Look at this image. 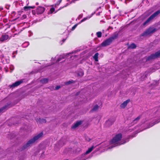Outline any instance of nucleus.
Instances as JSON below:
<instances>
[{
	"label": "nucleus",
	"mask_w": 160,
	"mask_h": 160,
	"mask_svg": "<svg viewBox=\"0 0 160 160\" xmlns=\"http://www.w3.org/2000/svg\"><path fill=\"white\" fill-rule=\"evenodd\" d=\"M12 57L13 58H15V55H14H14H13V54H12Z\"/></svg>",
	"instance_id": "obj_41"
},
{
	"label": "nucleus",
	"mask_w": 160,
	"mask_h": 160,
	"mask_svg": "<svg viewBox=\"0 0 160 160\" xmlns=\"http://www.w3.org/2000/svg\"><path fill=\"white\" fill-rule=\"evenodd\" d=\"M141 116H139L136 118L133 121L132 123L134 124L136 123L141 118Z\"/></svg>",
	"instance_id": "obj_21"
},
{
	"label": "nucleus",
	"mask_w": 160,
	"mask_h": 160,
	"mask_svg": "<svg viewBox=\"0 0 160 160\" xmlns=\"http://www.w3.org/2000/svg\"><path fill=\"white\" fill-rule=\"evenodd\" d=\"M5 70L6 72H7L8 71V69L7 68H5Z\"/></svg>",
	"instance_id": "obj_39"
},
{
	"label": "nucleus",
	"mask_w": 160,
	"mask_h": 160,
	"mask_svg": "<svg viewBox=\"0 0 160 160\" xmlns=\"http://www.w3.org/2000/svg\"><path fill=\"white\" fill-rule=\"evenodd\" d=\"M55 11V9L53 8H52L50 9V13H52Z\"/></svg>",
	"instance_id": "obj_32"
},
{
	"label": "nucleus",
	"mask_w": 160,
	"mask_h": 160,
	"mask_svg": "<svg viewBox=\"0 0 160 160\" xmlns=\"http://www.w3.org/2000/svg\"><path fill=\"white\" fill-rule=\"evenodd\" d=\"M66 56L65 55H62L59 56L57 60L56 61H55L56 57H55L54 58H51V61H52V64H52L54 63L55 62H59L60 61L64 59Z\"/></svg>",
	"instance_id": "obj_8"
},
{
	"label": "nucleus",
	"mask_w": 160,
	"mask_h": 160,
	"mask_svg": "<svg viewBox=\"0 0 160 160\" xmlns=\"http://www.w3.org/2000/svg\"><path fill=\"white\" fill-rule=\"evenodd\" d=\"M65 40H66L65 39H63V40H62L63 42H64L65 41Z\"/></svg>",
	"instance_id": "obj_44"
},
{
	"label": "nucleus",
	"mask_w": 160,
	"mask_h": 160,
	"mask_svg": "<svg viewBox=\"0 0 160 160\" xmlns=\"http://www.w3.org/2000/svg\"><path fill=\"white\" fill-rule=\"evenodd\" d=\"M61 0H60L58 1L57 2V3L55 4V6L58 5L60 4V3H61Z\"/></svg>",
	"instance_id": "obj_35"
},
{
	"label": "nucleus",
	"mask_w": 160,
	"mask_h": 160,
	"mask_svg": "<svg viewBox=\"0 0 160 160\" xmlns=\"http://www.w3.org/2000/svg\"><path fill=\"white\" fill-rule=\"evenodd\" d=\"M71 53H70L68 54V55H71Z\"/></svg>",
	"instance_id": "obj_45"
},
{
	"label": "nucleus",
	"mask_w": 160,
	"mask_h": 160,
	"mask_svg": "<svg viewBox=\"0 0 160 160\" xmlns=\"http://www.w3.org/2000/svg\"><path fill=\"white\" fill-rule=\"evenodd\" d=\"M48 79L46 78H43L41 79L40 81V82L43 84H46L48 82Z\"/></svg>",
	"instance_id": "obj_17"
},
{
	"label": "nucleus",
	"mask_w": 160,
	"mask_h": 160,
	"mask_svg": "<svg viewBox=\"0 0 160 160\" xmlns=\"http://www.w3.org/2000/svg\"><path fill=\"white\" fill-rule=\"evenodd\" d=\"M118 34H114L113 36L102 42L101 44V46L102 47H105L109 45L114 39H116L118 38Z\"/></svg>",
	"instance_id": "obj_3"
},
{
	"label": "nucleus",
	"mask_w": 160,
	"mask_h": 160,
	"mask_svg": "<svg viewBox=\"0 0 160 160\" xmlns=\"http://www.w3.org/2000/svg\"><path fill=\"white\" fill-rule=\"evenodd\" d=\"M77 52V51H74V52H72V53H76V52Z\"/></svg>",
	"instance_id": "obj_42"
},
{
	"label": "nucleus",
	"mask_w": 160,
	"mask_h": 160,
	"mask_svg": "<svg viewBox=\"0 0 160 160\" xmlns=\"http://www.w3.org/2000/svg\"><path fill=\"white\" fill-rule=\"evenodd\" d=\"M60 88V87L59 86H56V87H55V90H58V89L59 88Z\"/></svg>",
	"instance_id": "obj_36"
},
{
	"label": "nucleus",
	"mask_w": 160,
	"mask_h": 160,
	"mask_svg": "<svg viewBox=\"0 0 160 160\" xmlns=\"http://www.w3.org/2000/svg\"><path fill=\"white\" fill-rule=\"evenodd\" d=\"M8 35L7 34H4L0 36V41L1 42H3L7 40L8 38Z\"/></svg>",
	"instance_id": "obj_12"
},
{
	"label": "nucleus",
	"mask_w": 160,
	"mask_h": 160,
	"mask_svg": "<svg viewBox=\"0 0 160 160\" xmlns=\"http://www.w3.org/2000/svg\"><path fill=\"white\" fill-rule=\"evenodd\" d=\"M160 122V120H159V121H158V122H154V124H152H152H150L149 125V126L148 127V128H149L151 127H152V126L153 125H154V124H156V123H158L159 122Z\"/></svg>",
	"instance_id": "obj_30"
},
{
	"label": "nucleus",
	"mask_w": 160,
	"mask_h": 160,
	"mask_svg": "<svg viewBox=\"0 0 160 160\" xmlns=\"http://www.w3.org/2000/svg\"><path fill=\"white\" fill-rule=\"evenodd\" d=\"M26 2H27V5H28L29 3V1L28 0H27Z\"/></svg>",
	"instance_id": "obj_40"
},
{
	"label": "nucleus",
	"mask_w": 160,
	"mask_h": 160,
	"mask_svg": "<svg viewBox=\"0 0 160 160\" xmlns=\"http://www.w3.org/2000/svg\"><path fill=\"white\" fill-rule=\"evenodd\" d=\"M122 135L121 133H118L109 142L110 146L108 148H111L115 147L120 146L123 144L128 142V138H122Z\"/></svg>",
	"instance_id": "obj_1"
},
{
	"label": "nucleus",
	"mask_w": 160,
	"mask_h": 160,
	"mask_svg": "<svg viewBox=\"0 0 160 160\" xmlns=\"http://www.w3.org/2000/svg\"><path fill=\"white\" fill-rule=\"evenodd\" d=\"M42 155H43V154H42Z\"/></svg>",
	"instance_id": "obj_49"
},
{
	"label": "nucleus",
	"mask_w": 160,
	"mask_h": 160,
	"mask_svg": "<svg viewBox=\"0 0 160 160\" xmlns=\"http://www.w3.org/2000/svg\"><path fill=\"white\" fill-rule=\"evenodd\" d=\"M49 65H49V64H48V65H47V66H49Z\"/></svg>",
	"instance_id": "obj_47"
},
{
	"label": "nucleus",
	"mask_w": 160,
	"mask_h": 160,
	"mask_svg": "<svg viewBox=\"0 0 160 160\" xmlns=\"http://www.w3.org/2000/svg\"><path fill=\"white\" fill-rule=\"evenodd\" d=\"M74 82V81L73 80H70V81H69L68 82H65V84L66 85H67L70 84L71 83H72L73 82Z\"/></svg>",
	"instance_id": "obj_29"
},
{
	"label": "nucleus",
	"mask_w": 160,
	"mask_h": 160,
	"mask_svg": "<svg viewBox=\"0 0 160 160\" xmlns=\"http://www.w3.org/2000/svg\"><path fill=\"white\" fill-rule=\"evenodd\" d=\"M78 25V24H75L72 28V30H74L75 28L77 27Z\"/></svg>",
	"instance_id": "obj_31"
},
{
	"label": "nucleus",
	"mask_w": 160,
	"mask_h": 160,
	"mask_svg": "<svg viewBox=\"0 0 160 160\" xmlns=\"http://www.w3.org/2000/svg\"><path fill=\"white\" fill-rule=\"evenodd\" d=\"M26 18H27V16L25 14H24L22 16L21 18L22 19H23Z\"/></svg>",
	"instance_id": "obj_33"
},
{
	"label": "nucleus",
	"mask_w": 160,
	"mask_h": 160,
	"mask_svg": "<svg viewBox=\"0 0 160 160\" xmlns=\"http://www.w3.org/2000/svg\"><path fill=\"white\" fill-rule=\"evenodd\" d=\"M37 121L38 123H45L46 122V121L45 119L40 118H39V119H38Z\"/></svg>",
	"instance_id": "obj_18"
},
{
	"label": "nucleus",
	"mask_w": 160,
	"mask_h": 160,
	"mask_svg": "<svg viewBox=\"0 0 160 160\" xmlns=\"http://www.w3.org/2000/svg\"><path fill=\"white\" fill-rule=\"evenodd\" d=\"M35 7L34 6H24L23 8L24 10L25 11H28L29 10H30L31 9H33Z\"/></svg>",
	"instance_id": "obj_16"
},
{
	"label": "nucleus",
	"mask_w": 160,
	"mask_h": 160,
	"mask_svg": "<svg viewBox=\"0 0 160 160\" xmlns=\"http://www.w3.org/2000/svg\"><path fill=\"white\" fill-rule=\"evenodd\" d=\"M23 82V81L22 80H20L16 81L15 82L13 83L12 84L10 85L9 87L10 88H13L15 87H17L20 85L21 83H22Z\"/></svg>",
	"instance_id": "obj_10"
},
{
	"label": "nucleus",
	"mask_w": 160,
	"mask_h": 160,
	"mask_svg": "<svg viewBox=\"0 0 160 160\" xmlns=\"http://www.w3.org/2000/svg\"><path fill=\"white\" fill-rule=\"evenodd\" d=\"M77 74L78 76H82L84 74L83 71L82 69H80L78 71Z\"/></svg>",
	"instance_id": "obj_19"
},
{
	"label": "nucleus",
	"mask_w": 160,
	"mask_h": 160,
	"mask_svg": "<svg viewBox=\"0 0 160 160\" xmlns=\"http://www.w3.org/2000/svg\"><path fill=\"white\" fill-rule=\"evenodd\" d=\"M155 83H156V84H157L158 82H156H156H155Z\"/></svg>",
	"instance_id": "obj_46"
},
{
	"label": "nucleus",
	"mask_w": 160,
	"mask_h": 160,
	"mask_svg": "<svg viewBox=\"0 0 160 160\" xmlns=\"http://www.w3.org/2000/svg\"><path fill=\"white\" fill-rule=\"evenodd\" d=\"M2 61L3 63H9L10 62V60L9 57L4 58L3 57L2 59Z\"/></svg>",
	"instance_id": "obj_15"
},
{
	"label": "nucleus",
	"mask_w": 160,
	"mask_h": 160,
	"mask_svg": "<svg viewBox=\"0 0 160 160\" xmlns=\"http://www.w3.org/2000/svg\"><path fill=\"white\" fill-rule=\"evenodd\" d=\"M36 4H37V5H38V3H36Z\"/></svg>",
	"instance_id": "obj_48"
},
{
	"label": "nucleus",
	"mask_w": 160,
	"mask_h": 160,
	"mask_svg": "<svg viewBox=\"0 0 160 160\" xmlns=\"http://www.w3.org/2000/svg\"><path fill=\"white\" fill-rule=\"evenodd\" d=\"M10 69L11 70H13L14 69V66L13 65H11L9 67Z\"/></svg>",
	"instance_id": "obj_34"
},
{
	"label": "nucleus",
	"mask_w": 160,
	"mask_h": 160,
	"mask_svg": "<svg viewBox=\"0 0 160 160\" xmlns=\"http://www.w3.org/2000/svg\"><path fill=\"white\" fill-rule=\"evenodd\" d=\"M82 121H78L75 123L72 127V128H75L82 124Z\"/></svg>",
	"instance_id": "obj_14"
},
{
	"label": "nucleus",
	"mask_w": 160,
	"mask_h": 160,
	"mask_svg": "<svg viewBox=\"0 0 160 160\" xmlns=\"http://www.w3.org/2000/svg\"><path fill=\"white\" fill-rule=\"evenodd\" d=\"M160 13V10H158L152 15H151L148 19L143 23V25L145 26L151 20L153 19L156 17H157Z\"/></svg>",
	"instance_id": "obj_4"
},
{
	"label": "nucleus",
	"mask_w": 160,
	"mask_h": 160,
	"mask_svg": "<svg viewBox=\"0 0 160 160\" xmlns=\"http://www.w3.org/2000/svg\"><path fill=\"white\" fill-rule=\"evenodd\" d=\"M17 51H14L13 52V53H12V54H13V55H14V54L15 55V54H17Z\"/></svg>",
	"instance_id": "obj_37"
},
{
	"label": "nucleus",
	"mask_w": 160,
	"mask_h": 160,
	"mask_svg": "<svg viewBox=\"0 0 160 160\" xmlns=\"http://www.w3.org/2000/svg\"><path fill=\"white\" fill-rule=\"evenodd\" d=\"M114 122V120L113 118H110L106 122L105 125L107 127H109Z\"/></svg>",
	"instance_id": "obj_11"
},
{
	"label": "nucleus",
	"mask_w": 160,
	"mask_h": 160,
	"mask_svg": "<svg viewBox=\"0 0 160 160\" xmlns=\"http://www.w3.org/2000/svg\"><path fill=\"white\" fill-rule=\"evenodd\" d=\"M95 148L93 146L89 148L88 150L84 153L82 154L80 157L79 160H85L87 158L86 157V155L90 153Z\"/></svg>",
	"instance_id": "obj_5"
},
{
	"label": "nucleus",
	"mask_w": 160,
	"mask_h": 160,
	"mask_svg": "<svg viewBox=\"0 0 160 160\" xmlns=\"http://www.w3.org/2000/svg\"><path fill=\"white\" fill-rule=\"evenodd\" d=\"M130 100L129 99L127 100L124 102L122 103L120 107L121 108H124L127 105V104L129 102Z\"/></svg>",
	"instance_id": "obj_13"
},
{
	"label": "nucleus",
	"mask_w": 160,
	"mask_h": 160,
	"mask_svg": "<svg viewBox=\"0 0 160 160\" xmlns=\"http://www.w3.org/2000/svg\"><path fill=\"white\" fill-rule=\"evenodd\" d=\"M7 106L5 105V106L2 107L0 109V113L4 111L7 109Z\"/></svg>",
	"instance_id": "obj_20"
},
{
	"label": "nucleus",
	"mask_w": 160,
	"mask_h": 160,
	"mask_svg": "<svg viewBox=\"0 0 160 160\" xmlns=\"http://www.w3.org/2000/svg\"><path fill=\"white\" fill-rule=\"evenodd\" d=\"M160 57V50L156 52L155 54H152L146 58V61H148Z\"/></svg>",
	"instance_id": "obj_7"
},
{
	"label": "nucleus",
	"mask_w": 160,
	"mask_h": 160,
	"mask_svg": "<svg viewBox=\"0 0 160 160\" xmlns=\"http://www.w3.org/2000/svg\"><path fill=\"white\" fill-rule=\"evenodd\" d=\"M91 17H92V16H91V17H87L84 18L81 21L80 23L81 22H84L86 20L90 18Z\"/></svg>",
	"instance_id": "obj_28"
},
{
	"label": "nucleus",
	"mask_w": 160,
	"mask_h": 160,
	"mask_svg": "<svg viewBox=\"0 0 160 160\" xmlns=\"http://www.w3.org/2000/svg\"><path fill=\"white\" fill-rule=\"evenodd\" d=\"M98 107H99L98 105H95L92 109V111H97L98 109Z\"/></svg>",
	"instance_id": "obj_24"
},
{
	"label": "nucleus",
	"mask_w": 160,
	"mask_h": 160,
	"mask_svg": "<svg viewBox=\"0 0 160 160\" xmlns=\"http://www.w3.org/2000/svg\"><path fill=\"white\" fill-rule=\"evenodd\" d=\"M42 135L43 133L41 132L37 135L35 136L32 138L28 141L26 144L23 146L21 148V150H23L30 146L31 145L34 143L36 140L41 138Z\"/></svg>",
	"instance_id": "obj_2"
},
{
	"label": "nucleus",
	"mask_w": 160,
	"mask_h": 160,
	"mask_svg": "<svg viewBox=\"0 0 160 160\" xmlns=\"http://www.w3.org/2000/svg\"><path fill=\"white\" fill-rule=\"evenodd\" d=\"M156 30V29L155 28L151 27L150 28L143 33L142 36L148 35L151 33L154 32Z\"/></svg>",
	"instance_id": "obj_9"
},
{
	"label": "nucleus",
	"mask_w": 160,
	"mask_h": 160,
	"mask_svg": "<svg viewBox=\"0 0 160 160\" xmlns=\"http://www.w3.org/2000/svg\"><path fill=\"white\" fill-rule=\"evenodd\" d=\"M98 55L99 54L98 53H96L94 54L93 57V58L95 61L97 62L98 61Z\"/></svg>",
	"instance_id": "obj_22"
},
{
	"label": "nucleus",
	"mask_w": 160,
	"mask_h": 160,
	"mask_svg": "<svg viewBox=\"0 0 160 160\" xmlns=\"http://www.w3.org/2000/svg\"><path fill=\"white\" fill-rule=\"evenodd\" d=\"M97 37L98 38H101L102 37V33L101 32H98L96 33Z\"/></svg>",
	"instance_id": "obj_27"
},
{
	"label": "nucleus",
	"mask_w": 160,
	"mask_h": 160,
	"mask_svg": "<svg viewBox=\"0 0 160 160\" xmlns=\"http://www.w3.org/2000/svg\"><path fill=\"white\" fill-rule=\"evenodd\" d=\"M69 4L68 3H67L64 7H62V8H63L64 7H65L67 6Z\"/></svg>",
	"instance_id": "obj_38"
},
{
	"label": "nucleus",
	"mask_w": 160,
	"mask_h": 160,
	"mask_svg": "<svg viewBox=\"0 0 160 160\" xmlns=\"http://www.w3.org/2000/svg\"><path fill=\"white\" fill-rule=\"evenodd\" d=\"M21 4H22V1H19V2H15V4L16 6L17 7H18V5H20V6H21Z\"/></svg>",
	"instance_id": "obj_25"
},
{
	"label": "nucleus",
	"mask_w": 160,
	"mask_h": 160,
	"mask_svg": "<svg viewBox=\"0 0 160 160\" xmlns=\"http://www.w3.org/2000/svg\"><path fill=\"white\" fill-rule=\"evenodd\" d=\"M73 57V56H70V58H72V59H73V58H72Z\"/></svg>",
	"instance_id": "obj_43"
},
{
	"label": "nucleus",
	"mask_w": 160,
	"mask_h": 160,
	"mask_svg": "<svg viewBox=\"0 0 160 160\" xmlns=\"http://www.w3.org/2000/svg\"><path fill=\"white\" fill-rule=\"evenodd\" d=\"M129 48L134 49L136 48V45L134 43H132L129 46Z\"/></svg>",
	"instance_id": "obj_26"
},
{
	"label": "nucleus",
	"mask_w": 160,
	"mask_h": 160,
	"mask_svg": "<svg viewBox=\"0 0 160 160\" xmlns=\"http://www.w3.org/2000/svg\"><path fill=\"white\" fill-rule=\"evenodd\" d=\"M29 44L28 42H24L22 45V47L23 48H25L27 47Z\"/></svg>",
	"instance_id": "obj_23"
},
{
	"label": "nucleus",
	"mask_w": 160,
	"mask_h": 160,
	"mask_svg": "<svg viewBox=\"0 0 160 160\" xmlns=\"http://www.w3.org/2000/svg\"><path fill=\"white\" fill-rule=\"evenodd\" d=\"M45 10V8L44 7L38 6L37 7L36 10H33L32 11V14L35 15L36 13L37 14H42Z\"/></svg>",
	"instance_id": "obj_6"
}]
</instances>
